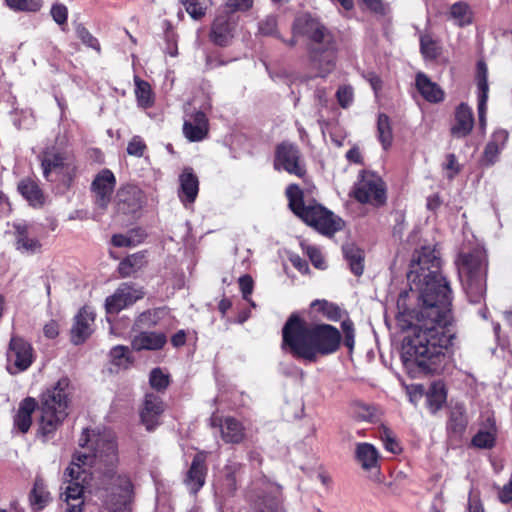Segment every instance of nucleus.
I'll use <instances>...</instances> for the list:
<instances>
[{
	"label": "nucleus",
	"instance_id": "nucleus-23",
	"mask_svg": "<svg viewBox=\"0 0 512 512\" xmlns=\"http://www.w3.org/2000/svg\"><path fill=\"white\" fill-rule=\"evenodd\" d=\"M180 190L178 192L180 200L185 206L194 203L198 191V177L193 173L191 168H185L179 177Z\"/></svg>",
	"mask_w": 512,
	"mask_h": 512
},
{
	"label": "nucleus",
	"instance_id": "nucleus-9",
	"mask_svg": "<svg viewBox=\"0 0 512 512\" xmlns=\"http://www.w3.org/2000/svg\"><path fill=\"white\" fill-rule=\"evenodd\" d=\"M247 500L252 512H285L281 487L268 480L254 482Z\"/></svg>",
	"mask_w": 512,
	"mask_h": 512
},
{
	"label": "nucleus",
	"instance_id": "nucleus-16",
	"mask_svg": "<svg viewBox=\"0 0 512 512\" xmlns=\"http://www.w3.org/2000/svg\"><path fill=\"white\" fill-rule=\"evenodd\" d=\"M143 204L144 194L139 187L127 185L118 190L117 205L123 213H135L141 209Z\"/></svg>",
	"mask_w": 512,
	"mask_h": 512
},
{
	"label": "nucleus",
	"instance_id": "nucleus-37",
	"mask_svg": "<svg viewBox=\"0 0 512 512\" xmlns=\"http://www.w3.org/2000/svg\"><path fill=\"white\" fill-rule=\"evenodd\" d=\"M377 132L379 141L381 142L383 148L387 150L391 146L393 140L392 127L387 115H379L377 122Z\"/></svg>",
	"mask_w": 512,
	"mask_h": 512
},
{
	"label": "nucleus",
	"instance_id": "nucleus-17",
	"mask_svg": "<svg viewBox=\"0 0 512 512\" xmlns=\"http://www.w3.org/2000/svg\"><path fill=\"white\" fill-rule=\"evenodd\" d=\"M473 127V111L467 104L461 103L456 107L450 133L457 139L465 138L472 132Z\"/></svg>",
	"mask_w": 512,
	"mask_h": 512
},
{
	"label": "nucleus",
	"instance_id": "nucleus-43",
	"mask_svg": "<svg viewBox=\"0 0 512 512\" xmlns=\"http://www.w3.org/2000/svg\"><path fill=\"white\" fill-rule=\"evenodd\" d=\"M473 446L480 449H490L495 444V429L491 430H479L477 434L472 438Z\"/></svg>",
	"mask_w": 512,
	"mask_h": 512
},
{
	"label": "nucleus",
	"instance_id": "nucleus-1",
	"mask_svg": "<svg viewBox=\"0 0 512 512\" xmlns=\"http://www.w3.org/2000/svg\"><path fill=\"white\" fill-rule=\"evenodd\" d=\"M440 266V253L434 247L423 246L415 252L408 278L411 291L417 293V305L396 318L402 331H411L404 338V365L407 369L417 367L424 374L437 370L455 338L450 314L452 291Z\"/></svg>",
	"mask_w": 512,
	"mask_h": 512
},
{
	"label": "nucleus",
	"instance_id": "nucleus-31",
	"mask_svg": "<svg viewBox=\"0 0 512 512\" xmlns=\"http://www.w3.org/2000/svg\"><path fill=\"white\" fill-rule=\"evenodd\" d=\"M343 253L347 260L351 272L356 276H361L364 271V253L354 244H346L343 246Z\"/></svg>",
	"mask_w": 512,
	"mask_h": 512
},
{
	"label": "nucleus",
	"instance_id": "nucleus-11",
	"mask_svg": "<svg viewBox=\"0 0 512 512\" xmlns=\"http://www.w3.org/2000/svg\"><path fill=\"white\" fill-rule=\"evenodd\" d=\"M7 370L15 375L26 371L34 360L33 348L30 343L19 336H12L6 352Z\"/></svg>",
	"mask_w": 512,
	"mask_h": 512
},
{
	"label": "nucleus",
	"instance_id": "nucleus-2",
	"mask_svg": "<svg viewBox=\"0 0 512 512\" xmlns=\"http://www.w3.org/2000/svg\"><path fill=\"white\" fill-rule=\"evenodd\" d=\"M78 451L64 472L61 499L66 512H83L84 482L87 474L99 473L96 495L101 501V512H131L133 485L126 475L114 471L118 461L115 434L84 429Z\"/></svg>",
	"mask_w": 512,
	"mask_h": 512
},
{
	"label": "nucleus",
	"instance_id": "nucleus-14",
	"mask_svg": "<svg viewBox=\"0 0 512 512\" xmlns=\"http://www.w3.org/2000/svg\"><path fill=\"white\" fill-rule=\"evenodd\" d=\"M144 296L142 289L127 283L121 284L113 295L106 298L105 307L109 314H117Z\"/></svg>",
	"mask_w": 512,
	"mask_h": 512
},
{
	"label": "nucleus",
	"instance_id": "nucleus-7",
	"mask_svg": "<svg viewBox=\"0 0 512 512\" xmlns=\"http://www.w3.org/2000/svg\"><path fill=\"white\" fill-rule=\"evenodd\" d=\"M289 207L309 226L315 228L324 235H333L342 227V221L332 212L321 205L306 206L303 201V192L299 186L291 184L286 189Z\"/></svg>",
	"mask_w": 512,
	"mask_h": 512
},
{
	"label": "nucleus",
	"instance_id": "nucleus-21",
	"mask_svg": "<svg viewBox=\"0 0 512 512\" xmlns=\"http://www.w3.org/2000/svg\"><path fill=\"white\" fill-rule=\"evenodd\" d=\"M163 412L164 404L161 398L155 394H147L140 412V417L148 431H152L159 425V420Z\"/></svg>",
	"mask_w": 512,
	"mask_h": 512
},
{
	"label": "nucleus",
	"instance_id": "nucleus-52",
	"mask_svg": "<svg viewBox=\"0 0 512 512\" xmlns=\"http://www.w3.org/2000/svg\"><path fill=\"white\" fill-rule=\"evenodd\" d=\"M145 150L146 145L140 136H134L127 146V153L135 157H142Z\"/></svg>",
	"mask_w": 512,
	"mask_h": 512
},
{
	"label": "nucleus",
	"instance_id": "nucleus-41",
	"mask_svg": "<svg viewBox=\"0 0 512 512\" xmlns=\"http://www.w3.org/2000/svg\"><path fill=\"white\" fill-rule=\"evenodd\" d=\"M111 361L119 367H128L132 363L129 347L117 345L110 350Z\"/></svg>",
	"mask_w": 512,
	"mask_h": 512
},
{
	"label": "nucleus",
	"instance_id": "nucleus-28",
	"mask_svg": "<svg viewBox=\"0 0 512 512\" xmlns=\"http://www.w3.org/2000/svg\"><path fill=\"white\" fill-rule=\"evenodd\" d=\"M37 407V401L34 398H25L19 406L18 412L14 418V425L22 432L26 433L32 424V413Z\"/></svg>",
	"mask_w": 512,
	"mask_h": 512
},
{
	"label": "nucleus",
	"instance_id": "nucleus-26",
	"mask_svg": "<svg viewBox=\"0 0 512 512\" xmlns=\"http://www.w3.org/2000/svg\"><path fill=\"white\" fill-rule=\"evenodd\" d=\"M416 87L420 94L429 102L438 103L444 99L443 90L424 73L417 74Z\"/></svg>",
	"mask_w": 512,
	"mask_h": 512
},
{
	"label": "nucleus",
	"instance_id": "nucleus-44",
	"mask_svg": "<svg viewBox=\"0 0 512 512\" xmlns=\"http://www.w3.org/2000/svg\"><path fill=\"white\" fill-rule=\"evenodd\" d=\"M312 307H318V310L321 311L329 320L338 321L342 317V310L333 303H330L326 300H315L312 303Z\"/></svg>",
	"mask_w": 512,
	"mask_h": 512
},
{
	"label": "nucleus",
	"instance_id": "nucleus-61",
	"mask_svg": "<svg viewBox=\"0 0 512 512\" xmlns=\"http://www.w3.org/2000/svg\"><path fill=\"white\" fill-rule=\"evenodd\" d=\"M405 227V217L403 213L397 212L395 214V225L393 228V234L395 236H402L403 230Z\"/></svg>",
	"mask_w": 512,
	"mask_h": 512
},
{
	"label": "nucleus",
	"instance_id": "nucleus-45",
	"mask_svg": "<svg viewBox=\"0 0 512 512\" xmlns=\"http://www.w3.org/2000/svg\"><path fill=\"white\" fill-rule=\"evenodd\" d=\"M488 90V85L483 81L480 85V94L478 96L479 124L483 129L486 126V103L488 99Z\"/></svg>",
	"mask_w": 512,
	"mask_h": 512
},
{
	"label": "nucleus",
	"instance_id": "nucleus-40",
	"mask_svg": "<svg viewBox=\"0 0 512 512\" xmlns=\"http://www.w3.org/2000/svg\"><path fill=\"white\" fill-rule=\"evenodd\" d=\"M7 6L13 11L20 12H39L43 5V0H5Z\"/></svg>",
	"mask_w": 512,
	"mask_h": 512
},
{
	"label": "nucleus",
	"instance_id": "nucleus-39",
	"mask_svg": "<svg viewBox=\"0 0 512 512\" xmlns=\"http://www.w3.org/2000/svg\"><path fill=\"white\" fill-rule=\"evenodd\" d=\"M446 401V393L440 384H434L427 393V403L430 411L436 413Z\"/></svg>",
	"mask_w": 512,
	"mask_h": 512
},
{
	"label": "nucleus",
	"instance_id": "nucleus-42",
	"mask_svg": "<svg viewBox=\"0 0 512 512\" xmlns=\"http://www.w3.org/2000/svg\"><path fill=\"white\" fill-rule=\"evenodd\" d=\"M187 13L195 20L202 18L209 5V0H180Z\"/></svg>",
	"mask_w": 512,
	"mask_h": 512
},
{
	"label": "nucleus",
	"instance_id": "nucleus-18",
	"mask_svg": "<svg viewBox=\"0 0 512 512\" xmlns=\"http://www.w3.org/2000/svg\"><path fill=\"white\" fill-rule=\"evenodd\" d=\"M211 424L213 426H219L221 438L225 443L239 444L245 439V427L234 417H225L220 419L219 423L217 418H212Z\"/></svg>",
	"mask_w": 512,
	"mask_h": 512
},
{
	"label": "nucleus",
	"instance_id": "nucleus-13",
	"mask_svg": "<svg viewBox=\"0 0 512 512\" xmlns=\"http://www.w3.org/2000/svg\"><path fill=\"white\" fill-rule=\"evenodd\" d=\"M116 186V178L113 172L107 168L97 173L91 183V191L94 195L95 205L106 209L111 201Z\"/></svg>",
	"mask_w": 512,
	"mask_h": 512
},
{
	"label": "nucleus",
	"instance_id": "nucleus-48",
	"mask_svg": "<svg viewBox=\"0 0 512 512\" xmlns=\"http://www.w3.org/2000/svg\"><path fill=\"white\" fill-rule=\"evenodd\" d=\"M150 384L157 390L165 389L169 384L168 375L164 374L160 368H154L150 373Z\"/></svg>",
	"mask_w": 512,
	"mask_h": 512
},
{
	"label": "nucleus",
	"instance_id": "nucleus-30",
	"mask_svg": "<svg viewBox=\"0 0 512 512\" xmlns=\"http://www.w3.org/2000/svg\"><path fill=\"white\" fill-rule=\"evenodd\" d=\"M20 194L34 207L44 204L45 197L38 184L29 178L23 179L18 184Z\"/></svg>",
	"mask_w": 512,
	"mask_h": 512
},
{
	"label": "nucleus",
	"instance_id": "nucleus-27",
	"mask_svg": "<svg viewBox=\"0 0 512 512\" xmlns=\"http://www.w3.org/2000/svg\"><path fill=\"white\" fill-rule=\"evenodd\" d=\"M355 455L364 470H371L378 467L380 456L374 445L366 442L357 443Z\"/></svg>",
	"mask_w": 512,
	"mask_h": 512
},
{
	"label": "nucleus",
	"instance_id": "nucleus-5",
	"mask_svg": "<svg viewBox=\"0 0 512 512\" xmlns=\"http://www.w3.org/2000/svg\"><path fill=\"white\" fill-rule=\"evenodd\" d=\"M72 388L67 377L60 378L41 395L39 432L44 441L49 440L67 417Z\"/></svg>",
	"mask_w": 512,
	"mask_h": 512
},
{
	"label": "nucleus",
	"instance_id": "nucleus-29",
	"mask_svg": "<svg viewBox=\"0 0 512 512\" xmlns=\"http://www.w3.org/2000/svg\"><path fill=\"white\" fill-rule=\"evenodd\" d=\"M16 235V249L21 252L35 253L37 252L41 244L35 238L29 236L28 227L24 223H18L14 225Z\"/></svg>",
	"mask_w": 512,
	"mask_h": 512
},
{
	"label": "nucleus",
	"instance_id": "nucleus-4",
	"mask_svg": "<svg viewBox=\"0 0 512 512\" xmlns=\"http://www.w3.org/2000/svg\"><path fill=\"white\" fill-rule=\"evenodd\" d=\"M293 30L295 35L307 36L312 41L309 56L319 76L331 73L336 65V44L327 29L317 20L301 16L295 20Z\"/></svg>",
	"mask_w": 512,
	"mask_h": 512
},
{
	"label": "nucleus",
	"instance_id": "nucleus-3",
	"mask_svg": "<svg viewBox=\"0 0 512 512\" xmlns=\"http://www.w3.org/2000/svg\"><path fill=\"white\" fill-rule=\"evenodd\" d=\"M341 343L340 331L329 324L309 326L292 314L282 328V349L294 357L315 362L318 356L336 352Z\"/></svg>",
	"mask_w": 512,
	"mask_h": 512
},
{
	"label": "nucleus",
	"instance_id": "nucleus-64",
	"mask_svg": "<svg viewBox=\"0 0 512 512\" xmlns=\"http://www.w3.org/2000/svg\"><path fill=\"white\" fill-rule=\"evenodd\" d=\"M468 512H484L480 500L475 495L472 494L470 495L469 498Z\"/></svg>",
	"mask_w": 512,
	"mask_h": 512
},
{
	"label": "nucleus",
	"instance_id": "nucleus-10",
	"mask_svg": "<svg viewBox=\"0 0 512 512\" xmlns=\"http://www.w3.org/2000/svg\"><path fill=\"white\" fill-rule=\"evenodd\" d=\"M354 197L360 203L381 206L386 201V189L382 179L373 172L362 171L355 183Z\"/></svg>",
	"mask_w": 512,
	"mask_h": 512
},
{
	"label": "nucleus",
	"instance_id": "nucleus-54",
	"mask_svg": "<svg viewBox=\"0 0 512 512\" xmlns=\"http://www.w3.org/2000/svg\"><path fill=\"white\" fill-rule=\"evenodd\" d=\"M277 28V19L273 15L267 16L259 23V31L263 35H274Z\"/></svg>",
	"mask_w": 512,
	"mask_h": 512
},
{
	"label": "nucleus",
	"instance_id": "nucleus-34",
	"mask_svg": "<svg viewBox=\"0 0 512 512\" xmlns=\"http://www.w3.org/2000/svg\"><path fill=\"white\" fill-rule=\"evenodd\" d=\"M420 52L426 60H435L441 54L442 48L437 39L430 33L420 35Z\"/></svg>",
	"mask_w": 512,
	"mask_h": 512
},
{
	"label": "nucleus",
	"instance_id": "nucleus-8",
	"mask_svg": "<svg viewBox=\"0 0 512 512\" xmlns=\"http://www.w3.org/2000/svg\"><path fill=\"white\" fill-rule=\"evenodd\" d=\"M43 177L50 182L60 181L69 185L76 175L74 157L65 151L48 148L39 156Z\"/></svg>",
	"mask_w": 512,
	"mask_h": 512
},
{
	"label": "nucleus",
	"instance_id": "nucleus-57",
	"mask_svg": "<svg viewBox=\"0 0 512 512\" xmlns=\"http://www.w3.org/2000/svg\"><path fill=\"white\" fill-rule=\"evenodd\" d=\"M156 313L151 311L143 312L139 315L136 325L138 328H145L156 324Z\"/></svg>",
	"mask_w": 512,
	"mask_h": 512
},
{
	"label": "nucleus",
	"instance_id": "nucleus-53",
	"mask_svg": "<svg viewBox=\"0 0 512 512\" xmlns=\"http://www.w3.org/2000/svg\"><path fill=\"white\" fill-rule=\"evenodd\" d=\"M50 14L53 18V20L59 24H65L67 22L68 18V9L65 5L60 3H55L52 5Z\"/></svg>",
	"mask_w": 512,
	"mask_h": 512
},
{
	"label": "nucleus",
	"instance_id": "nucleus-60",
	"mask_svg": "<svg viewBox=\"0 0 512 512\" xmlns=\"http://www.w3.org/2000/svg\"><path fill=\"white\" fill-rule=\"evenodd\" d=\"M498 497L499 500L504 504H507L512 501V486L510 480L500 489Z\"/></svg>",
	"mask_w": 512,
	"mask_h": 512
},
{
	"label": "nucleus",
	"instance_id": "nucleus-49",
	"mask_svg": "<svg viewBox=\"0 0 512 512\" xmlns=\"http://www.w3.org/2000/svg\"><path fill=\"white\" fill-rule=\"evenodd\" d=\"M336 97L342 108H348L352 104L354 98L352 87L347 85L339 87L336 92Z\"/></svg>",
	"mask_w": 512,
	"mask_h": 512
},
{
	"label": "nucleus",
	"instance_id": "nucleus-22",
	"mask_svg": "<svg viewBox=\"0 0 512 512\" xmlns=\"http://www.w3.org/2000/svg\"><path fill=\"white\" fill-rule=\"evenodd\" d=\"M242 469L241 464L229 462L223 469V477L217 487L216 495L221 498L231 497L237 490V476Z\"/></svg>",
	"mask_w": 512,
	"mask_h": 512
},
{
	"label": "nucleus",
	"instance_id": "nucleus-35",
	"mask_svg": "<svg viewBox=\"0 0 512 512\" xmlns=\"http://www.w3.org/2000/svg\"><path fill=\"white\" fill-rule=\"evenodd\" d=\"M146 263L145 254L142 252L127 256L119 264V272L123 277L130 276L132 273L141 269Z\"/></svg>",
	"mask_w": 512,
	"mask_h": 512
},
{
	"label": "nucleus",
	"instance_id": "nucleus-15",
	"mask_svg": "<svg viewBox=\"0 0 512 512\" xmlns=\"http://www.w3.org/2000/svg\"><path fill=\"white\" fill-rule=\"evenodd\" d=\"M205 461L206 454L204 452L197 453L184 478V484L192 494H196L205 484L207 474Z\"/></svg>",
	"mask_w": 512,
	"mask_h": 512
},
{
	"label": "nucleus",
	"instance_id": "nucleus-47",
	"mask_svg": "<svg viewBox=\"0 0 512 512\" xmlns=\"http://www.w3.org/2000/svg\"><path fill=\"white\" fill-rule=\"evenodd\" d=\"M502 149H500L498 146H495L493 143H487L482 155V163L485 166H492L494 165L499 158V155L501 153Z\"/></svg>",
	"mask_w": 512,
	"mask_h": 512
},
{
	"label": "nucleus",
	"instance_id": "nucleus-36",
	"mask_svg": "<svg viewBox=\"0 0 512 512\" xmlns=\"http://www.w3.org/2000/svg\"><path fill=\"white\" fill-rule=\"evenodd\" d=\"M135 94L138 104L143 108L151 107L154 103L152 90L148 82L135 77Z\"/></svg>",
	"mask_w": 512,
	"mask_h": 512
},
{
	"label": "nucleus",
	"instance_id": "nucleus-55",
	"mask_svg": "<svg viewBox=\"0 0 512 512\" xmlns=\"http://www.w3.org/2000/svg\"><path fill=\"white\" fill-rule=\"evenodd\" d=\"M77 33L81 41L90 48L99 50L98 40L84 27H79Z\"/></svg>",
	"mask_w": 512,
	"mask_h": 512
},
{
	"label": "nucleus",
	"instance_id": "nucleus-19",
	"mask_svg": "<svg viewBox=\"0 0 512 512\" xmlns=\"http://www.w3.org/2000/svg\"><path fill=\"white\" fill-rule=\"evenodd\" d=\"M95 316L92 311L83 308L75 316L74 324L71 328V341L75 345L84 343L93 332Z\"/></svg>",
	"mask_w": 512,
	"mask_h": 512
},
{
	"label": "nucleus",
	"instance_id": "nucleus-62",
	"mask_svg": "<svg viewBox=\"0 0 512 512\" xmlns=\"http://www.w3.org/2000/svg\"><path fill=\"white\" fill-rule=\"evenodd\" d=\"M44 335L49 338V339H53L55 338L58 333H59V329H58V324L55 322V321H50L49 323H47L45 326H44Z\"/></svg>",
	"mask_w": 512,
	"mask_h": 512
},
{
	"label": "nucleus",
	"instance_id": "nucleus-51",
	"mask_svg": "<svg viewBox=\"0 0 512 512\" xmlns=\"http://www.w3.org/2000/svg\"><path fill=\"white\" fill-rule=\"evenodd\" d=\"M302 249L306 252L307 256L316 268H323L324 261L319 249L305 243H301Z\"/></svg>",
	"mask_w": 512,
	"mask_h": 512
},
{
	"label": "nucleus",
	"instance_id": "nucleus-25",
	"mask_svg": "<svg viewBox=\"0 0 512 512\" xmlns=\"http://www.w3.org/2000/svg\"><path fill=\"white\" fill-rule=\"evenodd\" d=\"M167 342L166 335L160 332H141L135 335L131 341V347L135 351L159 350Z\"/></svg>",
	"mask_w": 512,
	"mask_h": 512
},
{
	"label": "nucleus",
	"instance_id": "nucleus-46",
	"mask_svg": "<svg viewBox=\"0 0 512 512\" xmlns=\"http://www.w3.org/2000/svg\"><path fill=\"white\" fill-rule=\"evenodd\" d=\"M380 438L387 451L393 454H399L401 452V446L390 429L383 427L380 432Z\"/></svg>",
	"mask_w": 512,
	"mask_h": 512
},
{
	"label": "nucleus",
	"instance_id": "nucleus-33",
	"mask_svg": "<svg viewBox=\"0 0 512 512\" xmlns=\"http://www.w3.org/2000/svg\"><path fill=\"white\" fill-rule=\"evenodd\" d=\"M29 500L35 511L42 510L50 502V493L41 479H36Z\"/></svg>",
	"mask_w": 512,
	"mask_h": 512
},
{
	"label": "nucleus",
	"instance_id": "nucleus-38",
	"mask_svg": "<svg viewBox=\"0 0 512 512\" xmlns=\"http://www.w3.org/2000/svg\"><path fill=\"white\" fill-rule=\"evenodd\" d=\"M352 415L355 419L364 422L373 423L378 420V414L375 407L361 402L353 404Z\"/></svg>",
	"mask_w": 512,
	"mask_h": 512
},
{
	"label": "nucleus",
	"instance_id": "nucleus-58",
	"mask_svg": "<svg viewBox=\"0 0 512 512\" xmlns=\"http://www.w3.org/2000/svg\"><path fill=\"white\" fill-rule=\"evenodd\" d=\"M508 137L509 135L506 130L499 129L493 133L489 143H493L495 146H498L500 149L503 150L508 140Z\"/></svg>",
	"mask_w": 512,
	"mask_h": 512
},
{
	"label": "nucleus",
	"instance_id": "nucleus-32",
	"mask_svg": "<svg viewBox=\"0 0 512 512\" xmlns=\"http://www.w3.org/2000/svg\"><path fill=\"white\" fill-rule=\"evenodd\" d=\"M448 19L452 20L453 23L459 27H463L471 24L472 22V11L470 10L467 3L459 1L454 3L450 7L448 13Z\"/></svg>",
	"mask_w": 512,
	"mask_h": 512
},
{
	"label": "nucleus",
	"instance_id": "nucleus-24",
	"mask_svg": "<svg viewBox=\"0 0 512 512\" xmlns=\"http://www.w3.org/2000/svg\"><path fill=\"white\" fill-rule=\"evenodd\" d=\"M233 25L226 16L217 17L211 25L209 38L217 46H227L233 38Z\"/></svg>",
	"mask_w": 512,
	"mask_h": 512
},
{
	"label": "nucleus",
	"instance_id": "nucleus-56",
	"mask_svg": "<svg viewBox=\"0 0 512 512\" xmlns=\"http://www.w3.org/2000/svg\"><path fill=\"white\" fill-rule=\"evenodd\" d=\"M342 330L344 332V344L349 347L353 348L354 346V326L353 322L349 319L344 320L341 323Z\"/></svg>",
	"mask_w": 512,
	"mask_h": 512
},
{
	"label": "nucleus",
	"instance_id": "nucleus-20",
	"mask_svg": "<svg viewBox=\"0 0 512 512\" xmlns=\"http://www.w3.org/2000/svg\"><path fill=\"white\" fill-rule=\"evenodd\" d=\"M209 133V121L205 113L197 111L184 121L183 134L190 142L204 140Z\"/></svg>",
	"mask_w": 512,
	"mask_h": 512
},
{
	"label": "nucleus",
	"instance_id": "nucleus-63",
	"mask_svg": "<svg viewBox=\"0 0 512 512\" xmlns=\"http://www.w3.org/2000/svg\"><path fill=\"white\" fill-rule=\"evenodd\" d=\"M112 243L116 247H127L131 245L132 241L125 235L116 234L112 237Z\"/></svg>",
	"mask_w": 512,
	"mask_h": 512
},
{
	"label": "nucleus",
	"instance_id": "nucleus-59",
	"mask_svg": "<svg viewBox=\"0 0 512 512\" xmlns=\"http://www.w3.org/2000/svg\"><path fill=\"white\" fill-rule=\"evenodd\" d=\"M226 5L232 11H247L253 6V0H227Z\"/></svg>",
	"mask_w": 512,
	"mask_h": 512
},
{
	"label": "nucleus",
	"instance_id": "nucleus-50",
	"mask_svg": "<svg viewBox=\"0 0 512 512\" xmlns=\"http://www.w3.org/2000/svg\"><path fill=\"white\" fill-rule=\"evenodd\" d=\"M253 279L250 275H243L239 278V287L242 292L243 298L248 301L253 307L254 302L250 299V295L253 292Z\"/></svg>",
	"mask_w": 512,
	"mask_h": 512
},
{
	"label": "nucleus",
	"instance_id": "nucleus-12",
	"mask_svg": "<svg viewBox=\"0 0 512 512\" xmlns=\"http://www.w3.org/2000/svg\"><path fill=\"white\" fill-rule=\"evenodd\" d=\"M274 168L298 177H302L306 172L298 147L289 142H282L276 147Z\"/></svg>",
	"mask_w": 512,
	"mask_h": 512
},
{
	"label": "nucleus",
	"instance_id": "nucleus-6",
	"mask_svg": "<svg viewBox=\"0 0 512 512\" xmlns=\"http://www.w3.org/2000/svg\"><path fill=\"white\" fill-rule=\"evenodd\" d=\"M458 275L471 303H479L486 292V253L475 249L469 253H461L456 261Z\"/></svg>",
	"mask_w": 512,
	"mask_h": 512
}]
</instances>
